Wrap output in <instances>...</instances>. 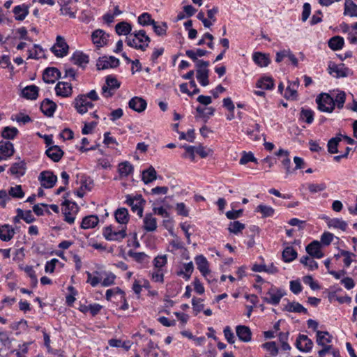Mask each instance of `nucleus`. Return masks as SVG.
<instances>
[{"instance_id":"nucleus-1","label":"nucleus","mask_w":357,"mask_h":357,"mask_svg":"<svg viewBox=\"0 0 357 357\" xmlns=\"http://www.w3.org/2000/svg\"><path fill=\"white\" fill-rule=\"evenodd\" d=\"M150 41V38L146 35L144 30H139L130 33L126 40L128 46L142 51L146 50Z\"/></svg>"},{"instance_id":"nucleus-2","label":"nucleus","mask_w":357,"mask_h":357,"mask_svg":"<svg viewBox=\"0 0 357 357\" xmlns=\"http://www.w3.org/2000/svg\"><path fill=\"white\" fill-rule=\"evenodd\" d=\"M319 110L331 113L335 108L334 98L328 93H321L316 98Z\"/></svg>"},{"instance_id":"nucleus-3","label":"nucleus","mask_w":357,"mask_h":357,"mask_svg":"<svg viewBox=\"0 0 357 357\" xmlns=\"http://www.w3.org/2000/svg\"><path fill=\"white\" fill-rule=\"evenodd\" d=\"M196 71H197V79L200 84L203 86H206L209 84L208 81V73L209 70L208 67L209 62L206 61H197L196 63Z\"/></svg>"},{"instance_id":"nucleus-4","label":"nucleus","mask_w":357,"mask_h":357,"mask_svg":"<svg viewBox=\"0 0 357 357\" xmlns=\"http://www.w3.org/2000/svg\"><path fill=\"white\" fill-rule=\"evenodd\" d=\"M68 45L66 43L63 37L58 36L56 43L52 47L51 50L57 57H63L68 52Z\"/></svg>"},{"instance_id":"nucleus-5","label":"nucleus","mask_w":357,"mask_h":357,"mask_svg":"<svg viewBox=\"0 0 357 357\" xmlns=\"http://www.w3.org/2000/svg\"><path fill=\"white\" fill-rule=\"evenodd\" d=\"M119 60L114 56H103L98 59L96 67L98 70H102L116 68L119 66Z\"/></svg>"},{"instance_id":"nucleus-6","label":"nucleus","mask_w":357,"mask_h":357,"mask_svg":"<svg viewBox=\"0 0 357 357\" xmlns=\"http://www.w3.org/2000/svg\"><path fill=\"white\" fill-rule=\"evenodd\" d=\"M102 234L107 241H121L126 236V228L123 227L118 231H114L111 227H107L104 229Z\"/></svg>"},{"instance_id":"nucleus-7","label":"nucleus","mask_w":357,"mask_h":357,"mask_svg":"<svg viewBox=\"0 0 357 357\" xmlns=\"http://www.w3.org/2000/svg\"><path fill=\"white\" fill-rule=\"evenodd\" d=\"M38 179L43 187L45 188H52L54 186L57 181V177L52 172L43 171L40 174Z\"/></svg>"},{"instance_id":"nucleus-8","label":"nucleus","mask_w":357,"mask_h":357,"mask_svg":"<svg viewBox=\"0 0 357 357\" xmlns=\"http://www.w3.org/2000/svg\"><path fill=\"white\" fill-rule=\"evenodd\" d=\"M284 294L282 289L272 287L266 293L267 296L264 297L263 299L267 303L276 305L280 303Z\"/></svg>"},{"instance_id":"nucleus-9","label":"nucleus","mask_w":357,"mask_h":357,"mask_svg":"<svg viewBox=\"0 0 357 357\" xmlns=\"http://www.w3.org/2000/svg\"><path fill=\"white\" fill-rule=\"evenodd\" d=\"M126 204L131 207L132 211L139 217H142L143 207L142 203L144 202L141 195L132 197L130 195L127 196Z\"/></svg>"},{"instance_id":"nucleus-10","label":"nucleus","mask_w":357,"mask_h":357,"mask_svg":"<svg viewBox=\"0 0 357 357\" xmlns=\"http://www.w3.org/2000/svg\"><path fill=\"white\" fill-rule=\"evenodd\" d=\"M93 104L86 99L85 95H80L75 100V107L79 114H84L89 108H92Z\"/></svg>"},{"instance_id":"nucleus-11","label":"nucleus","mask_w":357,"mask_h":357,"mask_svg":"<svg viewBox=\"0 0 357 357\" xmlns=\"http://www.w3.org/2000/svg\"><path fill=\"white\" fill-rule=\"evenodd\" d=\"M60 77V71L54 67L47 68L43 74V79L47 84L54 83Z\"/></svg>"},{"instance_id":"nucleus-12","label":"nucleus","mask_w":357,"mask_h":357,"mask_svg":"<svg viewBox=\"0 0 357 357\" xmlns=\"http://www.w3.org/2000/svg\"><path fill=\"white\" fill-rule=\"evenodd\" d=\"M296 346L301 351H310L313 346L312 341L305 335H299L296 342Z\"/></svg>"},{"instance_id":"nucleus-13","label":"nucleus","mask_w":357,"mask_h":357,"mask_svg":"<svg viewBox=\"0 0 357 357\" xmlns=\"http://www.w3.org/2000/svg\"><path fill=\"white\" fill-rule=\"evenodd\" d=\"M109 35L102 29L95 30L91 35L93 43L97 47H102L107 44Z\"/></svg>"},{"instance_id":"nucleus-14","label":"nucleus","mask_w":357,"mask_h":357,"mask_svg":"<svg viewBox=\"0 0 357 357\" xmlns=\"http://www.w3.org/2000/svg\"><path fill=\"white\" fill-rule=\"evenodd\" d=\"M307 253L313 258L321 259L324 253L321 250V243L318 241H313L306 246Z\"/></svg>"},{"instance_id":"nucleus-15","label":"nucleus","mask_w":357,"mask_h":357,"mask_svg":"<svg viewBox=\"0 0 357 357\" xmlns=\"http://www.w3.org/2000/svg\"><path fill=\"white\" fill-rule=\"evenodd\" d=\"M328 73L335 77H344L348 75L349 69L345 68L344 64L336 65L330 63L328 66Z\"/></svg>"},{"instance_id":"nucleus-16","label":"nucleus","mask_w":357,"mask_h":357,"mask_svg":"<svg viewBox=\"0 0 357 357\" xmlns=\"http://www.w3.org/2000/svg\"><path fill=\"white\" fill-rule=\"evenodd\" d=\"M128 106L134 111L140 113L146 109L147 103L142 98L135 96L130 100Z\"/></svg>"},{"instance_id":"nucleus-17","label":"nucleus","mask_w":357,"mask_h":357,"mask_svg":"<svg viewBox=\"0 0 357 357\" xmlns=\"http://www.w3.org/2000/svg\"><path fill=\"white\" fill-rule=\"evenodd\" d=\"M198 270L204 277L210 273L209 265L206 258L203 255H198L195 259Z\"/></svg>"},{"instance_id":"nucleus-18","label":"nucleus","mask_w":357,"mask_h":357,"mask_svg":"<svg viewBox=\"0 0 357 357\" xmlns=\"http://www.w3.org/2000/svg\"><path fill=\"white\" fill-rule=\"evenodd\" d=\"M57 96L68 97L72 93V86L68 82H59L55 87Z\"/></svg>"},{"instance_id":"nucleus-19","label":"nucleus","mask_w":357,"mask_h":357,"mask_svg":"<svg viewBox=\"0 0 357 357\" xmlns=\"http://www.w3.org/2000/svg\"><path fill=\"white\" fill-rule=\"evenodd\" d=\"M15 232L14 229L8 224L0 226V239L2 241L8 242L10 241Z\"/></svg>"},{"instance_id":"nucleus-20","label":"nucleus","mask_w":357,"mask_h":357,"mask_svg":"<svg viewBox=\"0 0 357 357\" xmlns=\"http://www.w3.org/2000/svg\"><path fill=\"white\" fill-rule=\"evenodd\" d=\"M284 58H288L291 61L294 66H298V59L294 56V54H293V53L290 51L289 49L283 50L282 51L277 52L275 61L280 63L283 60Z\"/></svg>"},{"instance_id":"nucleus-21","label":"nucleus","mask_w":357,"mask_h":357,"mask_svg":"<svg viewBox=\"0 0 357 357\" xmlns=\"http://www.w3.org/2000/svg\"><path fill=\"white\" fill-rule=\"evenodd\" d=\"M45 153L54 162H59L63 155V151L59 146L55 145L50 146Z\"/></svg>"},{"instance_id":"nucleus-22","label":"nucleus","mask_w":357,"mask_h":357,"mask_svg":"<svg viewBox=\"0 0 357 357\" xmlns=\"http://www.w3.org/2000/svg\"><path fill=\"white\" fill-rule=\"evenodd\" d=\"M56 108V103L49 99L44 100L40 105V109L42 112L49 117L53 116Z\"/></svg>"},{"instance_id":"nucleus-23","label":"nucleus","mask_w":357,"mask_h":357,"mask_svg":"<svg viewBox=\"0 0 357 357\" xmlns=\"http://www.w3.org/2000/svg\"><path fill=\"white\" fill-rule=\"evenodd\" d=\"M236 333L240 340L245 342L251 340L252 333L248 326H238L236 328Z\"/></svg>"},{"instance_id":"nucleus-24","label":"nucleus","mask_w":357,"mask_h":357,"mask_svg":"<svg viewBox=\"0 0 357 357\" xmlns=\"http://www.w3.org/2000/svg\"><path fill=\"white\" fill-rule=\"evenodd\" d=\"M71 60L74 64L82 68H84L89 61V56L82 52L79 51L75 52L73 54Z\"/></svg>"},{"instance_id":"nucleus-25","label":"nucleus","mask_w":357,"mask_h":357,"mask_svg":"<svg viewBox=\"0 0 357 357\" xmlns=\"http://www.w3.org/2000/svg\"><path fill=\"white\" fill-rule=\"evenodd\" d=\"M14 152L13 144L10 142H0V153L3 155L5 158L12 156Z\"/></svg>"},{"instance_id":"nucleus-26","label":"nucleus","mask_w":357,"mask_h":357,"mask_svg":"<svg viewBox=\"0 0 357 357\" xmlns=\"http://www.w3.org/2000/svg\"><path fill=\"white\" fill-rule=\"evenodd\" d=\"M144 229L146 231H154L157 229V220L152 214H146L144 218Z\"/></svg>"},{"instance_id":"nucleus-27","label":"nucleus","mask_w":357,"mask_h":357,"mask_svg":"<svg viewBox=\"0 0 357 357\" xmlns=\"http://www.w3.org/2000/svg\"><path fill=\"white\" fill-rule=\"evenodd\" d=\"M13 13L16 20L22 21L29 14V6L24 4L17 6L13 8Z\"/></svg>"},{"instance_id":"nucleus-28","label":"nucleus","mask_w":357,"mask_h":357,"mask_svg":"<svg viewBox=\"0 0 357 357\" xmlns=\"http://www.w3.org/2000/svg\"><path fill=\"white\" fill-rule=\"evenodd\" d=\"M80 183V188L78 190L76 191V195L79 197H83L85 193L84 190H91L93 181L89 178L82 176Z\"/></svg>"},{"instance_id":"nucleus-29","label":"nucleus","mask_w":357,"mask_h":357,"mask_svg":"<svg viewBox=\"0 0 357 357\" xmlns=\"http://www.w3.org/2000/svg\"><path fill=\"white\" fill-rule=\"evenodd\" d=\"M99 222L97 215H91L83 218L81 227L84 229L95 227Z\"/></svg>"},{"instance_id":"nucleus-30","label":"nucleus","mask_w":357,"mask_h":357,"mask_svg":"<svg viewBox=\"0 0 357 357\" xmlns=\"http://www.w3.org/2000/svg\"><path fill=\"white\" fill-rule=\"evenodd\" d=\"M22 93L27 99L35 100L38 96V87L35 85L27 86L22 91Z\"/></svg>"},{"instance_id":"nucleus-31","label":"nucleus","mask_w":357,"mask_h":357,"mask_svg":"<svg viewBox=\"0 0 357 357\" xmlns=\"http://www.w3.org/2000/svg\"><path fill=\"white\" fill-rule=\"evenodd\" d=\"M26 164L23 161L19 162H15L12 165L10 168V172L11 174L16 176L17 177L23 176L25 174Z\"/></svg>"},{"instance_id":"nucleus-32","label":"nucleus","mask_w":357,"mask_h":357,"mask_svg":"<svg viewBox=\"0 0 357 357\" xmlns=\"http://www.w3.org/2000/svg\"><path fill=\"white\" fill-rule=\"evenodd\" d=\"M344 15L357 17V5L352 0H345Z\"/></svg>"},{"instance_id":"nucleus-33","label":"nucleus","mask_w":357,"mask_h":357,"mask_svg":"<svg viewBox=\"0 0 357 357\" xmlns=\"http://www.w3.org/2000/svg\"><path fill=\"white\" fill-rule=\"evenodd\" d=\"M156 178L157 172L152 166L142 172V181L146 184L152 182L153 181L155 180Z\"/></svg>"},{"instance_id":"nucleus-34","label":"nucleus","mask_w":357,"mask_h":357,"mask_svg":"<svg viewBox=\"0 0 357 357\" xmlns=\"http://www.w3.org/2000/svg\"><path fill=\"white\" fill-rule=\"evenodd\" d=\"M253 61L260 67H266L270 63L268 56L261 52H255L252 56Z\"/></svg>"},{"instance_id":"nucleus-35","label":"nucleus","mask_w":357,"mask_h":357,"mask_svg":"<svg viewBox=\"0 0 357 357\" xmlns=\"http://www.w3.org/2000/svg\"><path fill=\"white\" fill-rule=\"evenodd\" d=\"M116 220L120 224H126L129 220L128 211L126 208H120L114 213Z\"/></svg>"},{"instance_id":"nucleus-36","label":"nucleus","mask_w":357,"mask_h":357,"mask_svg":"<svg viewBox=\"0 0 357 357\" xmlns=\"http://www.w3.org/2000/svg\"><path fill=\"white\" fill-rule=\"evenodd\" d=\"M332 336L327 331H317V343L318 345L324 346L326 343L331 342Z\"/></svg>"},{"instance_id":"nucleus-37","label":"nucleus","mask_w":357,"mask_h":357,"mask_svg":"<svg viewBox=\"0 0 357 357\" xmlns=\"http://www.w3.org/2000/svg\"><path fill=\"white\" fill-rule=\"evenodd\" d=\"M115 31L119 36L128 35L130 34L132 31V26L127 22H121L116 25Z\"/></svg>"},{"instance_id":"nucleus-38","label":"nucleus","mask_w":357,"mask_h":357,"mask_svg":"<svg viewBox=\"0 0 357 357\" xmlns=\"http://www.w3.org/2000/svg\"><path fill=\"white\" fill-rule=\"evenodd\" d=\"M208 53V51L202 49H197L196 50H188L185 52V54L196 63H197V61H199L198 57H202Z\"/></svg>"},{"instance_id":"nucleus-39","label":"nucleus","mask_w":357,"mask_h":357,"mask_svg":"<svg viewBox=\"0 0 357 357\" xmlns=\"http://www.w3.org/2000/svg\"><path fill=\"white\" fill-rule=\"evenodd\" d=\"M193 270L194 266L192 261L185 263L183 264V269L178 271L177 275L179 276H183L186 280H188L190 278Z\"/></svg>"},{"instance_id":"nucleus-40","label":"nucleus","mask_w":357,"mask_h":357,"mask_svg":"<svg viewBox=\"0 0 357 357\" xmlns=\"http://www.w3.org/2000/svg\"><path fill=\"white\" fill-rule=\"evenodd\" d=\"M297 257V252L292 247H287L282 252V259L285 262H291Z\"/></svg>"},{"instance_id":"nucleus-41","label":"nucleus","mask_w":357,"mask_h":357,"mask_svg":"<svg viewBox=\"0 0 357 357\" xmlns=\"http://www.w3.org/2000/svg\"><path fill=\"white\" fill-rule=\"evenodd\" d=\"M327 224L329 227L337 228L342 231H345L347 227V223L339 218L330 219Z\"/></svg>"},{"instance_id":"nucleus-42","label":"nucleus","mask_w":357,"mask_h":357,"mask_svg":"<svg viewBox=\"0 0 357 357\" xmlns=\"http://www.w3.org/2000/svg\"><path fill=\"white\" fill-rule=\"evenodd\" d=\"M286 309L289 312L307 314V310L297 302L289 303L286 306Z\"/></svg>"},{"instance_id":"nucleus-43","label":"nucleus","mask_w":357,"mask_h":357,"mask_svg":"<svg viewBox=\"0 0 357 357\" xmlns=\"http://www.w3.org/2000/svg\"><path fill=\"white\" fill-rule=\"evenodd\" d=\"M344 45V39L340 36H334L328 41V46L333 50L342 49Z\"/></svg>"},{"instance_id":"nucleus-44","label":"nucleus","mask_w":357,"mask_h":357,"mask_svg":"<svg viewBox=\"0 0 357 357\" xmlns=\"http://www.w3.org/2000/svg\"><path fill=\"white\" fill-rule=\"evenodd\" d=\"M133 171V166L128 161L121 162L119 165V172L121 176H127Z\"/></svg>"},{"instance_id":"nucleus-45","label":"nucleus","mask_w":357,"mask_h":357,"mask_svg":"<svg viewBox=\"0 0 357 357\" xmlns=\"http://www.w3.org/2000/svg\"><path fill=\"white\" fill-rule=\"evenodd\" d=\"M18 130L15 127H5L2 132L1 136L4 139H13L17 135Z\"/></svg>"},{"instance_id":"nucleus-46","label":"nucleus","mask_w":357,"mask_h":357,"mask_svg":"<svg viewBox=\"0 0 357 357\" xmlns=\"http://www.w3.org/2000/svg\"><path fill=\"white\" fill-rule=\"evenodd\" d=\"M273 80L271 77H264L259 79L257 83V86L262 89H271L273 88Z\"/></svg>"},{"instance_id":"nucleus-47","label":"nucleus","mask_w":357,"mask_h":357,"mask_svg":"<svg viewBox=\"0 0 357 357\" xmlns=\"http://www.w3.org/2000/svg\"><path fill=\"white\" fill-rule=\"evenodd\" d=\"M300 118L307 123L310 124L314 120V112L311 109L303 108L301 111Z\"/></svg>"},{"instance_id":"nucleus-48","label":"nucleus","mask_w":357,"mask_h":357,"mask_svg":"<svg viewBox=\"0 0 357 357\" xmlns=\"http://www.w3.org/2000/svg\"><path fill=\"white\" fill-rule=\"evenodd\" d=\"M153 29L158 36H165L167 32V25L165 22L158 24L156 22H152Z\"/></svg>"},{"instance_id":"nucleus-49","label":"nucleus","mask_w":357,"mask_h":357,"mask_svg":"<svg viewBox=\"0 0 357 357\" xmlns=\"http://www.w3.org/2000/svg\"><path fill=\"white\" fill-rule=\"evenodd\" d=\"M300 261L304 266H307L311 271L318 268V264L309 256H304L301 257Z\"/></svg>"},{"instance_id":"nucleus-50","label":"nucleus","mask_w":357,"mask_h":357,"mask_svg":"<svg viewBox=\"0 0 357 357\" xmlns=\"http://www.w3.org/2000/svg\"><path fill=\"white\" fill-rule=\"evenodd\" d=\"M245 227V225L240 222L239 221H234L230 222L228 230L231 233L237 234L243 230Z\"/></svg>"},{"instance_id":"nucleus-51","label":"nucleus","mask_w":357,"mask_h":357,"mask_svg":"<svg viewBox=\"0 0 357 357\" xmlns=\"http://www.w3.org/2000/svg\"><path fill=\"white\" fill-rule=\"evenodd\" d=\"M43 49L38 45H34L33 48L29 50V59H38L43 56Z\"/></svg>"},{"instance_id":"nucleus-52","label":"nucleus","mask_w":357,"mask_h":357,"mask_svg":"<svg viewBox=\"0 0 357 357\" xmlns=\"http://www.w3.org/2000/svg\"><path fill=\"white\" fill-rule=\"evenodd\" d=\"M341 142V138L335 137L331 139L328 142V151L331 153H336L338 152L337 146Z\"/></svg>"},{"instance_id":"nucleus-53","label":"nucleus","mask_w":357,"mask_h":357,"mask_svg":"<svg viewBox=\"0 0 357 357\" xmlns=\"http://www.w3.org/2000/svg\"><path fill=\"white\" fill-rule=\"evenodd\" d=\"M256 211L260 212L263 217H271L274 213V209L266 205L260 204L257 207Z\"/></svg>"},{"instance_id":"nucleus-54","label":"nucleus","mask_w":357,"mask_h":357,"mask_svg":"<svg viewBox=\"0 0 357 357\" xmlns=\"http://www.w3.org/2000/svg\"><path fill=\"white\" fill-rule=\"evenodd\" d=\"M262 347L267 350L272 356H275L278 354V348L275 342H268L262 344Z\"/></svg>"},{"instance_id":"nucleus-55","label":"nucleus","mask_w":357,"mask_h":357,"mask_svg":"<svg viewBox=\"0 0 357 357\" xmlns=\"http://www.w3.org/2000/svg\"><path fill=\"white\" fill-rule=\"evenodd\" d=\"M8 193L10 196L15 198H22L24 196V192H23L20 185L11 187Z\"/></svg>"},{"instance_id":"nucleus-56","label":"nucleus","mask_w":357,"mask_h":357,"mask_svg":"<svg viewBox=\"0 0 357 357\" xmlns=\"http://www.w3.org/2000/svg\"><path fill=\"white\" fill-rule=\"evenodd\" d=\"M106 84H107L108 87L114 91L115 89H117L120 86V82L114 77L109 75L106 77Z\"/></svg>"},{"instance_id":"nucleus-57","label":"nucleus","mask_w":357,"mask_h":357,"mask_svg":"<svg viewBox=\"0 0 357 357\" xmlns=\"http://www.w3.org/2000/svg\"><path fill=\"white\" fill-rule=\"evenodd\" d=\"M346 100V94L344 91L338 92L334 99L335 105H337L338 109H342L344 107V104Z\"/></svg>"},{"instance_id":"nucleus-58","label":"nucleus","mask_w":357,"mask_h":357,"mask_svg":"<svg viewBox=\"0 0 357 357\" xmlns=\"http://www.w3.org/2000/svg\"><path fill=\"white\" fill-rule=\"evenodd\" d=\"M154 21L151 19V15L147 13H144L138 17V22L142 26L152 25V22Z\"/></svg>"},{"instance_id":"nucleus-59","label":"nucleus","mask_w":357,"mask_h":357,"mask_svg":"<svg viewBox=\"0 0 357 357\" xmlns=\"http://www.w3.org/2000/svg\"><path fill=\"white\" fill-rule=\"evenodd\" d=\"M249 162H257V159L254 156L253 153L251 152L246 153L244 151L243 153V155L241 158L240 159V164L241 165H245Z\"/></svg>"},{"instance_id":"nucleus-60","label":"nucleus","mask_w":357,"mask_h":357,"mask_svg":"<svg viewBox=\"0 0 357 357\" xmlns=\"http://www.w3.org/2000/svg\"><path fill=\"white\" fill-rule=\"evenodd\" d=\"M182 147L185 150V153L183 155V157L186 158L188 156L192 161L195 160V152H196V147L188 145H183Z\"/></svg>"},{"instance_id":"nucleus-61","label":"nucleus","mask_w":357,"mask_h":357,"mask_svg":"<svg viewBox=\"0 0 357 357\" xmlns=\"http://www.w3.org/2000/svg\"><path fill=\"white\" fill-rule=\"evenodd\" d=\"M298 96L297 91L291 88V86H287L284 97L287 100H296Z\"/></svg>"},{"instance_id":"nucleus-62","label":"nucleus","mask_w":357,"mask_h":357,"mask_svg":"<svg viewBox=\"0 0 357 357\" xmlns=\"http://www.w3.org/2000/svg\"><path fill=\"white\" fill-rule=\"evenodd\" d=\"M326 186L325 183H310L308 185V190L312 193L323 191L326 189Z\"/></svg>"},{"instance_id":"nucleus-63","label":"nucleus","mask_w":357,"mask_h":357,"mask_svg":"<svg viewBox=\"0 0 357 357\" xmlns=\"http://www.w3.org/2000/svg\"><path fill=\"white\" fill-rule=\"evenodd\" d=\"M333 238H334V236L333 234L326 231V232L323 233V234L321 236V243L323 245H328L332 242Z\"/></svg>"},{"instance_id":"nucleus-64","label":"nucleus","mask_w":357,"mask_h":357,"mask_svg":"<svg viewBox=\"0 0 357 357\" xmlns=\"http://www.w3.org/2000/svg\"><path fill=\"white\" fill-rule=\"evenodd\" d=\"M224 335L229 344H234L235 342V336L229 326H226L224 329Z\"/></svg>"}]
</instances>
